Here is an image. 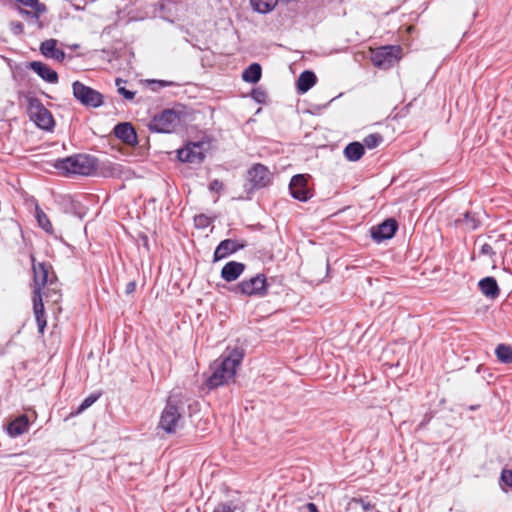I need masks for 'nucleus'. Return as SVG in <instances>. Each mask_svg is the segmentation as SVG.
<instances>
[{
  "mask_svg": "<svg viewBox=\"0 0 512 512\" xmlns=\"http://www.w3.org/2000/svg\"><path fill=\"white\" fill-rule=\"evenodd\" d=\"M307 509L309 512H319L318 510V507L316 506V504L310 502L307 504Z\"/></svg>",
  "mask_w": 512,
  "mask_h": 512,
  "instance_id": "nucleus-44",
  "label": "nucleus"
},
{
  "mask_svg": "<svg viewBox=\"0 0 512 512\" xmlns=\"http://www.w3.org/2000/svg\"><path fill=\"white\" fill-rule=\"evenodd\" d=\"M29 428V418L22 414L11 421L7 427V432L12 437H17L25 433Z\"/></svg>",
  "mask_w": 512,
  "mask_h": 512,
  "instance_id": "nucleus-22",
  "label": "nucleus"
},
{
  "mask_svg": "<svg viewBox=\"0 0 512 512\" xmlns=\"http://www.w3.org/2000/svg\"><path fill=\"white\" fill-rule=\"evenodd\" d=\"M33 271V294L42 293V288L46 285H53L56 276L52 270V266L46 262H36L34 255L30 256Z\"/></svg>",
  "mask_w": 512,
  "mask_h": 512,
  "instance_id": "nucleus-8",
  "label": "nucleus"
},
{
  "mask_svg": "<svg viewBox=\"0 0 512 512\" xmlns=\"http://www.w3.org/2000/svg\"><path fill=\"white\" fill-rule=\"evenodd\" d=\"M16 10L26 20L36 23L39 29L43 27L39 19L42 14L47 12V10L37 11V8H31V10H27L19 5L16 6Z\"/></svg>",
  "mask_w": 512,
  "mask_h": 512,
  "instance_id": "nucleus-27",
  "label": "nucleus"
},
{
  "mask_svg": "<svg viewBox=\"0 0 512 512\" xmlns=\"http://www.w3.org/2000/svg\"><path fill=\"white\" fill-rule=\"evenodd\" d=\"M479 289L483 295L490 299H496L500 294V289L496 279L492 276L482 278L478 283Z\"/></svg>",
  "mask_w": 512,
  "mask_h": 512,
  "instance_id": "nucleus-21",
  "label": "nucleus"
},
{
  "mask_svg": "<svg viewBox=\"0 0 512 512\" xmlns=\"http://www.w3.org/2000/svg\"><path fill=\"white\" fill-rule=\"evenodd\" d=\"M289 192L294 199L301 202H307L312 197V192L307 184V178L303 174H297L291 178Z\"/></svg>",
  "mask_w": 512,
  "mask_h": 512,
  "instance_id": "nucleus-14",
  "label": "nucleus"
},
{
  "mask_svg": "<svg viewBox=\"0 0 512 512\" xmlns=\"http://www.w3.org/2000/svg\"><path fill=\"white\" fill-rule=\"evenodd\" d=\"M251 97L258 104H265L267 101V93L261 87L254 88L251 91Z\"/></svg>",
  "mask_w": 512,
  "mask_h": 512,
  "instance_id": "nucleus-36",
  "label": "nucleus"
},
{
  "mask_svg": "<svg viewBox=\"0 0 512 512\" xmlns=\"http://www.w3.org/2000/svg\"><path fill=\"white\" fill-rule=\"evenodd\" d=\"M269 284L265 274L258 273L255 276L244 279L230 288L235 295L246 297H265L268 294Z\"/></svg>",
  "mask_w": 512,
  "mask_h": 512,
  "instance_id": "nucleus-4",
  "label": "nucleus"
},
{
  "mask_svg": "<svg viewBox=\"0 0 512 512\" xmlns=\"http://www.w3.org/2000/svg\"><path fill=\"white\" fill-rule=\"evenodd\" d=\"M262 76V68L259 63L250 64L242 73V79L251 84L257 83Z\"/></svg>",
  "mask_w": 512,
  "mask_h": 512,
  "instance_id": "nucleus-25",
  "label": "nucleus"
},
{
  "mask_svg": "<svg viewBox=\"0 0 512 512\" xmlns=\"http://www.w3.org/2000/svg\"><path fill=\"white\" fill-rule=\"evenodd\" d=\"M456 222L463 223L470 230H475L480 225V221L476 217V214L471 212H466L463 216V219H458Z\"/></svg>",
  "mask_w": 512,
  "mask_h": 512,
  "instance_id": "nucleus-31",
  "label": "nucleus"
},
{
  "mask_svg": "<svg viewBox=\"0 0 512 512\" xmlns=\"http://www.w3.org/2000/svg\"><path fill=\"white\" fill-rule=\"evenodd\" d=\"M272 180L273 174L269 168L261 163H255L247 171V181L250 184L247 191L266 188L272 183Z\"/></svg>",
  "mask_w": 512,
  "mask_h": 512,
  "instance_id": "nucleus-9",
  "label": "nucleus"
},
{
  "mask_svg": "<svg viewBox=\"0 0 512 512\" xmlns=\"http://www.w3.org/2000/svg\"><path fill=\"white\" fill-rule=\"evenodd\" d=\"M158 83L162 87L169 86L171 84L170 82H167V81H164V80H160V81H158Z\"/></svg>",
  "mask_w": 512,
  "mask_h": 512,
  "instance_id": "nucleus-45",
  "label": "nucleus"
},
{
  "mask_svg": "<svg viewBox=\"0 0 512 512\" xmlns=\"http://www.w3.org/2000/svg\"><path fill=\"white\" fill-rule=\"evenodd\" d=\"M36 219H37L39 226L43 230H45L48 233L52 232V230H53L52 224H51L50 220L48 219L47 215L43 211H41V210L36 211Z\"/></svg>",
  "mask_w": 512,
  "mask_h": 512,
  "instance_id": "nucleus-33",
  "label": "nucleus"
},
{
  "mask_svg": "<svg viewBox=\"0 0 512 512\" xmlns=\"http://www.w3.org/2000/svg\"><path fill=\"white\" fill-rule=\"evenodd\" d=\"M181 113L174 109H164L156 114L148 124L151 132L173 133L180 125Z\"/></svg>",
  "mask_w": 512,
  "mask_h": 512,
  "instance_id": "nucleus-6",
  "label": "nucleus"
},
{
  "mask_svg": "<svg viewBox=\"0 0 512 512\" xmlns=\"http://www.w3.org/2000/svg\"><path fill=\"white\" fill-rule=\"evenodd\" d=\"M56 39H48L41 43L40 52L46 58H52L58 62H62L66 54L62 49H58Z\"/></svg>",
  "mask_w": 512,
  "mask_h": 512,
  "instance_id": "nucleus-20",
  "label": "nucleus"
},
{
  "mask_svg": "<svg viewBox=\"0 0 512 512\" xmlns=\"http://www.w3.org/2000/svg\"><path fill=\"white\" fill-rule=\"evenodd\" d=\"M497 359L504 364L512 363V347L506 344H499L495 349Z\"/></svg>",
  "mask_w": 512,
  "mask_h": 512,
  "instance_id": "nucleus-29",
  "label": "nucleus"
},
{
  "mask_svg": "<svg viewBox=\"0 0 512 512\" xmlns=\"http://www.w3.org/2000/svg\"><path fill=\"white\" fill-rule=\"evenodd\" d=\"M27 67L47 83L56 84L59 80L58 73L41 61L29 62Z\"/></svg>",
  "mask_w": 512,
  "mask_h": 512,
  "instance_id": "nucleus-16",
  "label": "nucleus"
},
{
  "mask_svg": "<svg viewBox=\"0 0 512 512\" xmlns=\"http://www.w3.org/2000/svg\"><path fill=\"white\" fill-rule=\"evenodd\" d=\"M317 77L313 71H303L297 80V91L301 94L309 91L316 83Z\"/></svg>",
  "mask_w": 512,
  "mask_h": 512,
  "instance_id": "nucleus-23",
  "label": "nucleus"
},
{
  "mask_svg": "<svg viewBox=\"0 0 512 512\" xmlns=\"http://www.w3.org/2000/svg\"><path fill=\"white\" fill-rule=\"evenodd\" d=\"M398 230V222L394 218H388L382 223L370 228L371 238L376 243H381L394 237Z\"/></svg>",
  "mask_w": 512,
  "mask_h": 512,
  "instance_id": "nucleus-12",
  "label": "nucleus"
},
{
  "mask_svg": "<svg viewBox=\"0 0 512 512\" xmlns=\"http://www.w3.org/2000/svg\"><path fill=\"white\" fill-rule=\"evenodd\" d=\"M54 167L64 176H90L96 172L97 158L88 154H74L57 159Z\"/></svg>",
  "mask_w": 512,
  "mask_h": 512,
  "instance_id": "nucleus-2",
  "label": "nucleus"
},
{
  "mask_svg": "<svg viewBox=\"0 0 512 512\" xmlns=\"http://www.w3.org/2000/svg\"><path fill=\"white\" fill-rule=\"evenodd\" d=\"M184 415V401L181 394H172L167 398L161 413L158 427L167 434L176 432Z\"/></svg>",
  "mask_w": 512,
  "mask_h": 512,
  "instance_id": "nucleus-3",
  "label": "nucleus"
},
{
  "mask_svg": "<svg viewBox=\"0 0 512 512\" xmlns=\"http://www.w3.org/2000/svg\"><path fill=\"white\" fill-rule=\"evenodd\" d=\"M194 224L196 228L204 229L211 224V219L205 214H198L194 217Z\"/></svg>",
  "mask_w": 512,
  "mask_h": 512,
  "instance_id": "nucleus-38",
  "label": "nucleus"
},
{
  "mask_svg": "<svg viewBox=\"0 0 512 512\" xmlns=\"http://www.w3.org/2000/svg\"><path fill=\"white\" fill-rule=\"evenodd\" d=\"M179 161L191 164H200L205 159L204 142H188L177 151Z\"/></svg>",
  "mask_w": 512,
  "mask_h": 512,
  "instance_id": "nucleus-11",
  "label": "nucleus"
},
{
  "mask_svg": "<svg viewBox=\"0 0 512 512\" xmlns=\"http://www.w3.org/2000/svg\"><path fill=\"white\" fill-rule=\"evenodd\" d=\"M126 84V81L121 79V78H117L115 80V85L117 87V91L120 95H122L126 100H132L134 99L135 97V92L131 91V90H128L126 89L123 85Z\"/></svg>",
  "mask_w": 512,
  "mask_h": 512,
  "instance_id": "nucleus-34",
  "label": "nucleus"
},
{
  "mask_svg": "<svg viewBox=\"0 0 512 512\" xmlns=\"http://www.w3.org/2000/svg\"><path fill=\"white\" fill-rule=\"evenodd\" d=\"M244 505L239 498H233L227 501L219 502L213 512H235L237 510L243 511Z\"/></svg>",
  "mask_w": 512,
  "mask_h": 512,
  "instance_id": "nucleus-26",
  "label": "nucleus"
},
{
  "mask_svg": "<svg viewBox=\"0 0 512 512\" xmlns=\"http://www.w3.org/2000/svg\"><path fill=\"white\" fill-rule=\"evenodd\" d=\"M16 3L29 8H37V11L47 10L46 4L40 2V0H14Z\"/></svg>",
  "mask_w": 512,
  "mask_h": 512,
  "instance_id": "nucleus-35",
  "label": "nucleus"
},
{
  "mask_svg": "<svg viewBox=\"0 0 512 512\" xmlns=\"http://www.w3.org/2000/svg\"><path fill=\"white\" fill-rule=\"evenodd\" d=\"M383 142V136L380 133H371L363 139L364 148L374 149Z\"/></svg>",
  "mask_w": 512,
  "mask_h": 512,
  "instance_id": "nucleus-32",
  "label": "nucleus"
},
{
  "mask_svg": "<svg viewBox=\"0 0 512 512\" xmlns=\"http://www.w3.org/2000/svg\"><path fill=\"white\" fill-rule=\"evenodd\" d=\"M100 396V393H92L89 396H87L76 408V410L71 412V416H77L84 412L86 409L92 406L100 398Z\"/></svg>",
  "mask_w": 512,
  "mask_h": 512,
  "instance_id": "nucleus-30",
  "label": "nucleus"
},
{
  "mask_svg": "<svg viewBox=\"0 0 512 512\" xmlns=\"http://www.w3.org/2000/svg\"><path fill=\"white\" fill-rule=\"evenodd\" d=\"M95 173L104 178L126 179L128 178L130 170L125 169V167L119 163L109 160L99 161L97 159V169Z\"/></svg>",
  "mask_w": 512,
  "mask_h": 512,
  "instance_id": "nucleus-13",
  "label": "nucleus"
},
{
  "mask_svg": "<svg viewBox=\"0 0 512 512\" xmlns=\"http://www.w3.org/2000/svg\"><path fill=\"white\" fill-rule=\"evenodd\" d=\"M33 311L36 318L38 331L39 333L43 334L44 330L47 325L46 316H45V309L42 299V293H39L38 291L33 294Z\"/></svg>",
  "mask_w": 512,
  "mask_h": 512,
  "instance_id": "nucleus-19",
  "label": "nucleus"
},
{
  "mask_svg": "<svg viewBox=\"0 0 512 512\" xmlns=\"http://www.w3.org/2000/svg\"><path fill=\"white\" fill-rule=\"evenodd\" d=\"M477 408V406H471L470 409L471 410H475Z\"/></svg>",
  "mask_w": 512,
  "mask_h": 512,
  "instance_id": "nucleus-46",
  "label": "nucleus"
},
{
  "mask_svg": "<svg viewBox=\"0 0 512 512\" xmlns=\"http://www.w3.org/2000/svg\"><path fill=\"white\" fill-rule=\"evenodd\" d=\"M114 135L127 145L137 144V134L129 122L118 123L114 127Z\"/></svg>",
  "mask_w": 512,
  "mask_h": 512,
  "instance_id": "nucleus-17",
  "label": "nucleus"
},
{
  "mask_svg": "<svg viewBox=\"0 0 512 512\" xmlns=\"http://www.w3.org/2000/svg\"><path fill=\"white\" fill-rule=\"evenodd\" d=\"M400 52V46H381L372 51L371 61L374 66L386 69L391 67L398 60Z\"/></svg>",
  "mask_w": 512,
  "mask_h": 512,
  "instance_id": "nucleus-10",
  "label": "nucleus"
},
{
  "mask_svg": "<svg viewBox=\"0 0 512 512\" xmlns=\"http://www.w3.org/2000/svg\"><path fill=\"white\" fill-rule=\"evenodd\" d=\"M27 113L33 123L41 130L52 132L55 120L52 113L36 97L28 98Z\"/></svg>",
  "mask_w": 512,
  "mask_h": 512,
  "instance_id": "nucleus-5",
  "label": "nucleus"
},
{
  "mask_svg": "<svg viewBox=\"0 0 512 512\" xmlns=\"http://www.w3.org/2000/svg\"><path fill=\"white\" fill-rule=\"evenodd\" d=\"M246 242H238L234 239H224L222 240L214 250L213 261L217 262L222 259L227 258L228 256L235 254L239 250H242L246 247Z\"/></svg>",
  "mask_w": 512,
  "mask_h": 512,
  "instance_id": "nucleus-15",
  "label": "nucleus"
},
{
  "mask_svg": "<svg viewBox=\"0 0 512 512\" xmlns=\"http://www.w3.org/2000/svg\"><path fill=\"white\" fill-rule=\"evenodd\" d=\"M500 484L512 489V470L503 468L500 473Z\"/></svg>",
  "mask_w": 512,
  "mask_h": 512,
  "instance_id": "nucleus-37",
  "label": "nucleus"
},
{
  "mask_svg": "<svg viewBox=\"0 0 512 512\" xmlns=\"http://www.w3.org/2000/svg\"><path fill=\"white\" fill-rule=\"evenodd\" d=\"M246 265L242 262L229 261L221 269L220 276L226 282L237 280L245 271Z\"/></svg>",
  "mask_w": 512,
  "mask_h": 512,
  "instance_id": "nucleus-18",
  "label": "nucleus"
},
{
  "mask_svg": "<svg viewBox=\"0 0 512 512\" xmlns=\"http://www.w3.org/2000/svg\"><path fill=\"white\" fill-rule=\"evenodd\" d=\"M224 189V184L218 179H214L209 183V190L216 193H221Z\"/></svg>",
  "mask_w": 512,
  "mask_h": 512,
  "instance_id": "nucleus-40",
  "label": "nucleus"
},
{
  "mask_svg": "<svg viewBox=\"0 0 512 512\" xmlns=\"http://www.w3.org/2000/svg\"><path fill=\"white\" fill-rule=\"evenodd\" d=\"M353 502L360 504L364 512H369L374 507V505L370 501H367L363 498H354Z\"/></svg>",
  "mask_w": 512,
  "mask_h": 512,
  "instance_id": "nucleus-41",
  "label": "nucleus"
},
{
  "mask_svg": "<svg viewBox=\"0 0 512 512\" xmlns=\"http://www.w3.org/2000/svg\"><path fill=\"white\" fill-rule=\"evenodd\" d=\"M364 152H365L364 145L358 141L349 143L344 148V151H343L345 158L351 162H356V161L360 160L362 158V156L364 155Z\"/></svg>",
  "mask_w": 512,
  "mask_h": 512,
  "instance_id": "nucleus-24",
  "label": "nucleus"
},
{
  "mask_svg": "<svg viewBox=\"0 0 512 512\" xmlns=\"http://www.w3.org/2000/svg\"><path fill=\"white\" fill-rule=\"evenodd\" d=\"M72 92L74 98L85 108H98L104 104L103 94L81 81L72 83Z\"/></svg>",
  "mask_w": 512,
  "mask_h": 512,
  "instance_id": "nucleus-7",
  "label": "nucleus"
},
{
  "mask_svg": "<svg viewBox=\"0 0 512 512\" xmlns=\"http://www.w3.org/2000/svg\"><path fill=\"white\" fill-rule=\"evenodd\" d=\"M136 289V281H130L126 284L125 293L127 295L132 294Z\"/></svg>",
  "mask_w": 512,
  "mask_h": 512,
  "instance_id": "nucleus-43",
  "label": "nucleus"
},
{
  "mask_svg": "<svg viewBox=\"0 0 512 512\" xmlns=\"http://www.w3.org/2000/svg\"><path fill=\"white\" fill-rule=\"evenodd\" d=\"M243 358L244 351L242 348L228 349L227 354L221 356L220 363H215L214 371L206 380V386L212 390L228 383L236 375V369Z\"/></svg>",
  "mask_w": 512,
  "mask_h": 512,
  "instance_id": "nucleus-1",
  "label": "nucleus"
},
{
  "mask_svg": "<svg viewBox=\"0 0 512 512\" xmlns=\"http://www.w3.org/2000/svg\"><path fill=\"white\" fill-rule=\"evenodd\" d=\"M279 0H250L252 9L260 14L271 12L277 5Z\"/></svg>",
  "mask_w": 512,
  "mask_h": 512,
  "instance_id": "nucleus-28",
  "label": "nucleus"
},
{
  "mask_svg": "<svg viewBox=\"0 0 512 512\" xmlns=\"http://www.w3.org/2000/svg\"><path fill=\"white\" fill-rule=\"evenodd\" d=\"M480 253L482 255H488V256H494L495 255V252H494L492 246L490 244H488V243H484L481 246Z\"/></svg>",
  "mask_w": 512,
  "mask_h": 512,
  "instance_id": "nucleus-42",
  "label": "nucleus"
},
{
  "mask_svg": "<svg viewBox=\"0 0 512 512\" xmlns=\"http://www.w3.org/2000/svg\"><path fill=\"white\" fill-rule=\"evenodd\" d=\"M9 26H10V31L14 35H21L24 33V25H23V23H21L19 21H11Z\"/></svg>",
  "mask_w": 512,
  "mask_h": 512,
  "instance_id": "nucleus-39",
  "label": "nucleus"
}]
</instances>
